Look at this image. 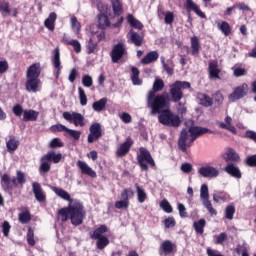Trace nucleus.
I'll list each match as a JSON object with an SVG mask.
<instances>
[{"label": "nucleus", "mask_w": 256, "mask_h": 256, "mask_svg": "<svg viewBox=\"0 0 256 256\" xmlns=\"http://www.w3.org/2000/svg\"><path fill=\"white\" fill-rule=\"evenodd\" d=\"M68 129L69 128H67V126H65L63 124H55L50 127V131H52L53 133H61L63 131H65V133H67Z\"/></svg>", "instance_id": "4d7b16f0"}, {"label": "nucleus", "mask_w": 256, "mask_h": 256, "mask_svg": "<svg viewBox=\"0 0 256 256\" xmlns=\"http://www.w3.org/2000/svg\"><path fill=\"white\" fill-rule=\"evenodd\" d=\"M139 68L132 66L131 67V80L133 85H142L143 80L139 79Z\"/></svg>", "instance_id": "ea45409f"}, {"label": "nucleus", "mask_w": 256, "mask_h": 256, "mask_svg": "<svg viewBox=\"0 0 256 256\" xmlns=\"http://www.w3.org/2000/svg\"><path fill=\"white\" fill-rule=\"evenodd\" d=\"M107 27H111L109 17L105 13L98 14V29L105 30Z\"/></svg>", "instance_id": "f704fd0d"}, {"label": "nucleus", "mask_w": 256, "mask_h": 256, "mask_svg": "<svg viewBox=\"0 0 256 256\" xmlns=\"http://www.w3.org/2000/svg\"><path fill=\"white\" fill-rule=\"evenodd\" d=\"M57 21V13L51 12L48 18L44 21V26L49 31H55V22Z\"/></svg>", "instance_id": "c9c22d12"}, {"label": "nucleus", "mask_w": 256, "mask_h": 256, "mask_svg": "<svg viewBox=\"0 0 256 256\" xmlns=\"http://www.w3.org/2000/svg\"><path fill=\"white\" fill-rule=\"evenodd\" d=\"M133 143V139L131 137H127L126 140L117 148L116 157H125V155L131 151Z\"/></svg>", "instance_id": "f3484780"}, {"label": "nucleus", "mask_w": 256, "mask_h": 256, "mask_svg": "<svg viewBox=\"0 0 256 256\" xmlns=\"http://www.w3.org/2000/svg\"><path fill=\"white\" fill-rule=\"evenodd\" d=\"M160 207L165 213H173V206H171L167 199H164L160 202Z\"/></svg>", "instance_id": "13d9d810"}, {"label": "nucleus", "mask_w": 256, "mask_h": 256, "mask_svg": "<svg viewBox=\"0 0 256 256\" xmlns=\"http://www.w3.org/2000/svg\"><path fill=\"white\" fill-rule=\"evenodd\" d=\"M63 117L66 121H69V123H73L75 127H85L87 125V122H85V117L79 112H63Z\"/></svg>", "instance_id": "1a4fd4ad"}, {"label": "nucleus", "mask_w": 256, "mask_h": 256, "mask_svg": "<svg viewBox=\"0 0 256 256\" xmlns=\"http://www.w3.org/2000/svg\"><path fill=\"white\" fill-rule=\"evenodd\" d=\"M105 107H107V98H102L92 104V109L98 113L105 110Z\"/></svg>", "instance_id": "a19ab883"}, {"label": "nucleus", "mask_w": 256, "mask_h": 256, "mask_svg": "<svg viewBox=\"0 0 256 256\" xmlns=\"http://www.w3.org/2000/svg\"><path fill=\"white\" fill-rule=\"evenodd\" d=\"M82 85L83 87H93V77L90 75H84L82 77Z\"/></svg>", "instance_id": "0e129e2a"}, {"label": "nucleus", "mask_w": 256, "mask_h": 256, "mask_svg": "<svg viewBox=\"0 0 256 256\" xmlns=\"http://www.w3.org/2000/svg\"><path fill=\"white\" fill-rule=\"evenodd\" d=\"M112 3V9L114 15H122L123 13V4H121V1L119 0H111Z\"/></svg>", "instance_id": "49530a36"}, {"label": "nucleus", "mask_w": 256, "mask_h": 256, "mask_svg": "<svg viewBox=\"0 0 256 256\" xmlns=\"http://www.w3.org/2000/svg\"><path fill=\"white\" fill-rule=\"evenodd\" d=\"M20 142L15 136H9L8 141H6V149L8 153H15L16 149H19Z\"/></svg>", "instance_id": "c756f323"}, {"label": "nucleus", "mask_w": 256, "mask_h": 256, "mask_svg": "<svg viewBox=\"0 0 256 256\" xmlns=\"http://www.w3.org/2000/svg\"><path fill=\"white\" fill-rule=\"evenodd\" d=\"M86 51L88 55H93L99 51V42L95 36H91L86 43Z\"/></svg>", "instance_id": "393cba45"}, {"label": "nucleus", "mask_w": 256, "mask_h": 256, "mask_svg": "<svg viewBox=\"0 0 256 256\" xmlns=\"http://www.w3.org/2000/svg\"><path fill=\"white\" fill-rule=\"evenodd\" d=\"M41 164L39 167L40 173H49L51 171V163L47 160H43V156L40 159Z\"/></svg>", "instance_id": "603ef678"}, {"label": "nucleus", "mask_w": 256, "mask_h": 256, "mask_svg": "<svg viewBox=\"0 0 256 256\" xmlns=\"http://www.w3.org/2000/svg\"><path fill=\"white\" fill-rule=\"evenodd\" d=\"M110 240L107 238V236H102L101 238H96V248L99 249V251H103L105 247L109 245Z\"/></svg>", "instance_id": "c03bdc74"}, {"label": "nucleus", "mask_w": 256, "mask_h": 256, "mask_svg": "<svg viewBox=\"0 0 256 256\" xmlns=\"http://www.w3.org/2000/svg\"><path fill=\"white\" fill-rule=\"evenodd\" d=\"M39 119V111L37 110H24L22 121L28 123V121H37Z\"/></svg>", "instance_id": "7c9ffc66"}, {"label": "nucleus", "mask_w": 256, "mask_h": 256, "mask_svg": "<svg viewBox=\"0 0 256 256\" xmlns=\"http://www.w3.org/2000/svg\"><path fill=\"white\" fill-rule=\"evenodd\" d=\"M208 76L209 79L221 80V70L219 69V62L217 60H210L208 62Z\"/></svg>", "instance_id": "4468645a"}, {"label": "nucleus", "mask_w": 256, "mask_h": 256, "mask_svg": "<svg viewBox=\"0 0 256 256\" xmlns=\"http://www.w3.org/2000/svg\"><path fill=\"white\" fill-rule=\"evenodd\" d=\"M183 89H191V83L177 80L170 86V97L173 103H179L183 99Z\"/></svg>", "instance_id": "423d86ee"}, {"label": "nucleus", "mask_w": 256, "mask_h": 256, "mask_svg": "<svg viewBox=\"0 0 256 256\" xmlns=\"http://www.w3.org/2000/svg\"><path fill=\"white\" fill-rule=\"evenodd\" d=\"M247 93H249V85H247V83H243L233 89V92L228 96V99L232 103H235V101H239V99L247 97Z\"/></svg>", "instance_id": "9d476101"}, {"label": "nucleus", "mask_w": 256, "mask_h": 256, "mask_svg": "<svg viewBox=\"0 0 256 256\" xmlns=\"http://www.w3.org/2000/svg\"><path fill=\"white\" fill-rule=\"evenodd\" d=\"M245 163L248 167H256V154L248 156L245 160Z\"/></svg>", "instance_id": "774afa93"}, {"label": "nucleus", "mask_w": 256, "mask_h": 256, "mask_svg": "<svg viewBox=\"0 0 256 256\" xmlns=\"http://www.w3.org/2000/svg\"><path fill=\"white\" fill-rule=\"evenodd\" d=\"M218 29L225 35V37H229L231 35V25H229V22L222 21L218 24Z\"/></svg>", "instance_id": "a18cd8bd"}, {"label": "nucleus", "mask_w": 256, "mask_h": 256, "mask_svg": "<svg viewBox=\"0 0 256 256\" xmlns=\"http://www.w3.org/2000/svg\"><path fill=\"white\" fill-rule=\"evenodd\" d=\"M51 191H53L60 199H63L64 201H69V205L73 203V199L71 198V195L65 191L63 188H59L56 186H49Z\"/></svg>", "instance_id": "4be33fe9"}, {"label": "nucleus", "mask_w": 256, "mask_h": 256, "mask_svg": "<svg viewBox=\"0 0 256 256\" xmlns=\"http://www.w3.org/2000/svg\"><path fill=\"white\" fill-rule=\"evenodd\" d=\"M11 183L12 186L14 187H19V185H21V187H23V185H25L27 183V179L25 178V173L21 170H18L16 172V176L11 178Z\"/></svg>", "instance_id": "b1692460"}, {"label": "nucleus", "mask_w": 256, "mask_h": 256, "mask_svg": "<svg viewBox=\"0 0 256 256\" xmlns=\"http://www.w3.org/2000/svg\"><path fill=\"white\" fill-rule=\"evenodd\" d=\"M199 175L208 179L219 177V170L213 166H202L198 169Z\"/></svg>", "instance_id": "2eb2a0df"}, {"label": "nucleus", "mask_w": 256, "mask_h": 256, "mask_svg": "<svg viewBox=\"0 0 256 256\" xmlns=\"http://www.w3.org/2000/svg\"><path fill=\"white\" fill-rule=\"evenodd\" d=\"M86 215L87 212L85 211V206L77 200L67 207L59 209L57 213V217L62 223H66V221H69L70 219L71 224L74 225V227L83 225Z\"/></svg>", "instance_id": "f03ea898"}, {"label": "nucleus", "mask_w": 256, "mask_h": 256, "mask_svg": "<svg viewBox=\"0 0 256 256\" xmlns=\"http://www.w3.org/2000/svg\"><path fill=\"white\" fill-rule=\"evenodd\" d=\"M225 173L230 175V177H234V179H241L243 177V174L241 173V169H239V166L228 163L226 167L224 168Z\"/></svg>", "instance_id": "aec40b11"}, {"label": "nucleus", "mask_w": 256, "mask_h": 256, "mask_svg": "<svg viewBox=\"0 0 256 256\" xmlns=\"http://www.w3.org/2000/svg\"><path fill=\"white\" fill-rule=\"evenodd\" d=\"M197 100L202 107H213V98L205 93H198Z\"/></svg>", "instance_id": "bb28decb"}, {"label": "nucleus", "mask_w": 256, "mask_h": 256, "mask_svg": "<svg viewBox=\"0 0 256 256\" xmlns=\"http://www.w3.org/2000/svg\"><path fill=\"white\" fill-rule=\"evenodd\" d=\"M133 197H135V192L131 188H126L121 193L122 201L129 202V199H133Z\"/></svg>", "instance_id": "09e8293b"}, {"label": "nucleus", "mask_w": 256, "mask_h": 256, "mask_svg": "<svg viewBox=\"0 0 256 256\" xmlns=\"http://www.w3.org/2000/svg\"><path fill=\"white\" fill-rule=\"evenodd\" d=\"M27 243L30 247H35V231L29 227L26 235Z\"/></svg>", "instance_id": "3c124183"}, {"label": "nucleus", "mask_w": 256, "mask_h": 256, "mask_svg": "<svg viewBox=\"0 0 256 256\" xmlns=\"http://www.w3.org/2000/svg\"><path fill=\"white\" fill-rule=\"evenodd\" d=\"M158 121L161 125H165L166 127L177 128L181 125V118L179 115L173 113L169 109L161 110L159 112Z\"/></svg>", "instance_id": "39448f33"}, {"label": "nucleus", "mask_w": 256, "mask_h": 256, "mask_svg": "<svg viewBox=\"0 0 256 256\" xmlns=\"http://www.w3.org/2000/svg\"><path fill=\"white\" fill-rule=\"evenodd\" d=\"M212 101H214L216 105H223V101H225V97L223 96V93H221V91H216L212 95Z\"/></svg>", "instance_id": "5fc2aeb1"}, {"label": "nucleus", "mask_w": 256, "mask_h": 256, "mask_svg": "<svg viewBox=\"0 0 256 256\" xmlns=\"http://www.w3.org/2000/svg\"><path fill=\"white\" fill-rule=\"evenodd\" d=\"M215 245H223L227 241V233L221 232L219 235L215 236Z\"/></svg>", "instance_id": "052dcab7"}, {"label": "nucleus", "mask_w": 256, "mask_h": 256, "mask_svg": "<svg viewBox=\"0 0 256 256\" xmlns=\"http://www.w3.org/2000/svg\"><path fill=\"white\" fill-rule=\"evenodd\" d=\"M70 23H71L72 29H75V31H77V33H79V31H81V23L79 22V20H77V18L75 16L71 17Z\"/></svg>", "instance_id": "69168bd1"}, {"label": "nucleus", "mask_w": 256, "mask_h": 256, "mask_svg": "<svg viewBox=\"0 0 256 256\" xmlns=\"http://www.w3.org/2000/svg\"><path fill=\"white\" fill-rule=\"evenodd\" d=\"M43 157V161H47L48 163H61V159H63V154L58 153L56 154L55 152H47Z\"/></svg>", "instance_id": "cd10ccee"}, {"label": "nucleus", "mask_w": 256, "mask_h": 256, "mask_svg": "<svg viewBox=\"0 0 256 256\" xmlns=\"http://www.w3.org/2000/svg\"><path fill=\"white\" fill-rule=\"evenodd\" d=\"M78 93H79L80 105H82V107H85V105H87V94H85V90L83 89V87L78 88Z\"/></svg>", "instance_id": "bf43d9fd"}, {"label": "nucleus", "mask_w": 256, "mask_h": 256, "mask_svg": "<svg viewBox=\"0 0 256 256\" xmlns=\"http://www.w3.org/2000/svg\"><path fill=\"white\" fill-rule=\"evenodd\" d=\"M41 64L34 63L26 71L25 89L28 93H37L41 87Z\"/></svg>", "instance_id": "20e7f679"}, {"label": "nucleus", "mask_w": 256, "mask_h": 256, "mask_svg": "<svg viewBox=\"0 0 256 256\" xmlns=\"http://www.w3.org/2000/svg\"><path fill=\"white\" fill-rule=\"evenodd\" d=\"M221 158L225 160L226 163H241V156L233 148H227L226 152L221 154Z\"/></svg>", "instance_id": "ddd939ff"}, {"label": "nucleus", "mask_w": 256, "mask_h": 256, "mask_svg": "<svg viewBox=\"0 0 256 256\" xmlns=\"http://www.w3.org/2000/svg\"><path fill=\"white\" fill-rule=\"evenodd\" d=\"M50 149H59L65 147V143L61 142L60 138H53L49 143Z\"/></svg>", "instance_id": "6e6d98bb"}, {"label": "nucleus", "mask_w": 256, "mask_h": 256, "mask_svg": "<svg viewBox=\"0 0 256 256\" xmlns=\"http://www.w3.org/2000/svg\"><path fill=\"white\" fill-rule=\"evenodd\" d=\"M206 225L207 221L203 218L193 223V228L197 235H203L205 233Z\"/></svg>", "instance_id": "58836bf2"}, {"label": "nucleus", "mask_w": 256, "mask_h": 256, "mask_svg": "<svg viewBox=\"0 0 256 256\" xmlns=\"http://www.w3.org/2000/svg\"><path fill=\"white\" fill-rule=\"evenodd\" d=\"M207 133H213V131L201 126H191L188 130L186 128L182 129L178 138V149L182 151V153H187V149L193 147V143H195L199 137L207 135Z\"/></svg>", "instance_id": "7ed1b4c3"}, {"label": "nucleus", "mask_w": 256, "mask_h": 256, "mask_svg": "<svg viewBox=\"0 0 256 256\" xmlns=\"http://www.w3.org/2000/svg\"><path fill=\"white\" fill-rule=\"evenodd\" d=\"M139 152L140 154L137 155V161L141 171H149V165L155 167V160L147 148L140 147Z\"/></svg>", "instance_id": "0eeeda50"}, {"label": "nucleus", "mask_w": 256, "mask_h": 256, "mask_svg": "<svg viewBox=\"0 0 256 256\" xmlns=\"http://www.w3.org/2000/svg\"><path fill=\"white\" fill-rule=\"evenodd\" d=\"M0 13L5 17V15H11V4L7 1L0 2Z\"/></svg>", "instance_id": "8fccbe9b"}, {"label": "nucleus", "mask_w": 256, "mask_h": 256, "mask_svg": "<svg viewBox=\"0 0 256 256\" xmlns=\"http://www.w3.org/2000/svg\"><path fill=\"white\" fill-rule=\"evenodd\" d=\"M159 59V53L157 51H150L146 54V56L141 60L143 65H149L151 63H155Z\"/></svg>", "instance_id": "e433bc0d"}, {"label": "nucleus", "mask_w": 256, "mask_h": 256, "mask_svg": "<svg viewBox=\"0 0 256 256\" xmlns=\"http://www.w3.org/2000/svg\"><path fill=\"white\" fill-rule=\"evenodd\" d=\"M186 9L187 11H194V13H196L198 17H201V19H207L205 13L201 11V8H199V6L193 2V0H186Z\"/></svg>", "instance_id": "a878e982"}, {"label": "nucleus", "mask_w": 256, "mask_h": 256, "mask_svg": "<svg viewBox=\"0 0 256 256\" xmlns=\"http://www.w3.org/2000/svg\"><path fill=\"white\" fill-rule=\"evenodd\" d=\"M191 43V55H199V52L201 51V42L199 41V37L193 36L190 39Z\"/></svg>", "instance_id": "4c0bfd02"}, {"label": "nucleus", "mask_w": 256, "mask_h": 256, "mask_svg": "<svg viewBox=\"0 0 256 256\" xmlns=\"http://www.w3.org/2000/svg\"><path fill=\"white\" fill-rule=\"evenodd\" d=\"M18 221H20V223H22V225H27V223H29V221H31V212H29V210L21 212L18 215Z\"/></svg>", "instance_id": "de8ad7c7"}, {"label": "nucleus", "mask_w": 256, "mask_h": 256, "mask_svg": "<svg viewBox=\"0 0 256 256\" xmlns=\"http://www.w3.org/2000/svg\"><path fill=\"white\" fill-rule=\"evenodd\" d=\"M135 189L137 193L138 203H143L144 201H147V192H145V189L139 186V184H135Z\"/></svg>", "instance_id": "79ce46f5"}, {"label": "nucleus", "mask_w": 256, "mask_h": 256, "mask_svg": "<svg viewBox=\"0 0 256 256\" xmlns=\"http://www.w3.org/2000/svg\"><path fill=\"white\" fill-rule=\"evenodd\" d=\"M164 88L165 82H163V79L157 78L153 83L152 90L147 94V107L151 109V115H157L161 113L163 109H169L171 103L169 93L163 92L162 94H157L159 91H163Z\"/></svg>", "instance_id": "f257e3e1"}, {"label": "nucleus", "mask_w": 256, "mask_h": 256, "mask_svg": "<svg viewBox=\"0 0 256 256\" xmlns=\"http://www.w3.org/2000/svg\"><path fill=\"white\" fill-rule=\"evenodd\" d=\"M32 192L38 203H45V201H47V194H45V191H43V188L39 182L32 183Z\"/></svg>", "instance_id": "dca6fc26"}, {"label": "nucleus", "mask_w": 256, "mask_h": 256, "mask_svg": "<svg viewBox=\"0 0 256 256\" xmlns=\"http://www.w3.org/2000/svg\"><path fill=\"white\" fill-rule=\"evenodd\" d=\"M109 231V228H107V225L102 224L98 228H96L92 234H90V239H100L101 237H105V233Z\"/></svg>", "instance_id": "72a5a7b5"}, {"label": "nucleus", "mask_w": 256, "mask_h": 256, "mask_svg": "<svg viewBox=\"0 0 256 256\" xmlns=\"http://www.w3.org/2000/svg\"><path fill=\"white\" fill-rule=\"evenodd\" d=\"M128 37L131 43H133V45H135L136 47H141V45H143L144 38L143 36L137 34V32L130 30L128 32Z\"/></svg>", "instance_id": "473e14b6"}, {"label": "nucleus", "mask_w": 256, "mask_h": 256, "mask_svg": "<svg viewBox=\"0 0 256 256\" xmlns=\"http://www.w3.org/2000/svg\"><path fill=\"white\" fill-rule=\"evenodd\" d=\"M2 233L4 235V237H9V233L11 232V224L9 223V221L5 220L2 223Z\"/></svg>", "instance_id": "e2e57ef3"}, {"label": "nucleus", "mask_w": 256, "mask_h": 256, "mask_svg": "<svg viewBox=\"0 0 256 256\" xmlns=\"http://www.w3.org/2000/svg\"><path fill=\"white\" fill-rule=\"evenodd\" d=\"M125 45L123 43L116 44L110 54L112 63H119L121 58L125 55Z\"/></svg>", "instance_id": "f8f14e48"}, {"label": "nucleus", "mask_w": 256, "mask_h": 256, "mask_svg": "<svg viewBox=\"0 0 256 256\" xmlns=\"http://www.w3.org/2000/svg\"><path fill=\"white\" fill-rule=\"evenodd\" d=\"M200 198L204 207L207 209L210 215H217V210L213 208V204H211V201L209 200V186H207V184H203L201 186Z\"/></svg>", "instance_id": "6e6552de"}, {"label": "nucleus", "mask_w": 256, "mask_h": 256, "mask_svg": "<svg viewBox=\"0 0 256 256\" xmlns=\"http://www.w3.org/2000/svg\"><path fill=\"white\" fill-rule=\"evenodd\" d=\"M76 165L81 170L82 175H88V177H91L92 179L97 177V172H95L93 168L87 165L85 162L78 160Z\"/></svg>", "instance_id": "412c9836"}, {"label": "nucleus", "mask_w": 256, "mask_h": 256, "mask_svg": "<svg viewBox=\"0 0 256 256\" xmlns=\"http://www.w3.org/2000/svg\"><path fill=\"white\" fill-rule=\"evenodd\" d=\"M12 112L16 117H21V115L25 114V110H23V106L21 104H16L12 108Z\"/></svg>", "instance_id": "680f3d73"}, {"label": "nucleus", "mask_w": 256, "mask_h": 256, "mask_svg": "<svg viewBox=\"0 0 256 256\" xmlns=\"http://www.w3.org/2000/svg\"><path fill=\"white\" fill-rule=\"evenodd\" d=\"M235 215V205L229 204L225 208V218L229 221H233V216Z\"/></svg>", "instance_id": "864d4df0"}, {"label": "nucleus", "mask_w": 256, "mask_h": 256, "mask_svg": "<svg viewBox=\"0 0 256 256\" xmlns=\"http://www.w3.org/2000/svg\"><path fill=\"white\" fill-rule=\"evenodd\" d=\"M53 58H52V64L54 69L57 70L56 72V77H59V75H61V70L63 69V67L61 66V50L59 49V47H56L53 50Z\"/></svg>", "instance_id": "6ab92c4d"}, {"label": "nucleus", "mask_w": 256, "mask_h": 256, "mask_svg": "<svg viewBox=\"0 0 256 256\" xmlns=\"http://www.w3.org/2000/svg\"><path fill=\"white\" fill-rule=\"evenodd\" d=\"M233 118L231 116L225 117V122H219L218 127L220 129H226V131H230V133H233V135H237V128L233 126Z\"/></svg>", "instance_id": "5701e85b"}, {"label": "nucleus", "mask_w": 256, "mask_h": 256, "mask_svg": "<svg viewBox=\"0 0 256 256\" xmlns=\"http://www.w3.org/2000/svg\"><path fill=\"white\" fill-rule=\"evenodd\" d=\"M178 211L182 219H186V217H189V214L187 213V208H185V205L183 203H178Z\"/></svg>", "instance_id": "338daca9"}, {"label": "nucleus", "mask_w": 256, "mask_h": 256, "mask_svg": "<svg viewBox=\"0 0 256 256\" xmlns=\"http://www.w3.org/2000/svg\"><path fill=\"white\" fill-rule=\"evenodd\" d=\"M177 251V245L171 240H165L161 243L160 249H159V254L160 255H171V253H175Z\"/></svg>", "instance_id": "a211bd4d"}, {"label": "nucleus", "mask_w": 256, "mask_h": 256, "mask_svg": "<svg viewBox=\"0 0 256 256\" xmlns=\"http://www.w3.org/2000/svg\"><path fill=\"white\" fill-rule=\"evenodd\" d=\"M127 22L134 29H139L140 31H141V29H143V23H141V21L135 19V16H133V14H128Z\"/></svg>", "instance_id": "37998d69"}, {"label": "nucleus", "mask_w": 256, "mask_h": 256, "mask_svg": "<svg viewBox=\"0 0 256 256\" xmlns=\"http://www.w3.org/2000/svg\"><path fill=\"white\" fill-rule=\"evenodd\" d=\"M62 43H64V45H70L71 47H73L75 53H81V43L79 42V40H69V37L64 34L62 38Z\"/></svg>", "instance_id": "2f4dec72"}, {"label": "nucleus", "mask_w": 256, "mask_h": 256, "mask_svg": "<svg viewBox=\"0 0 256 256\" xmlns=\"http://www.w3.org/2000/svg\"><path fill=\"white\" fill-rule=\"evenodd\" d=\"M0 184L4 191H13L14 189L13 184L11 182V176L7 173H4L1 176Z\"/></svg>", "instance_id": "c85d7f7f"}, {"label": "nucleus", "mask_w": 256, "mask_h": 256, "mask_svg": "<svg viewBox=\"0 0 256 256\" xmlns=\"http://www.w3.org/2000/svg\"><path fill=\"white\" fill-rule=\"evenodd\" d=\"M90 133L87 137L88 143H95V141H99L101 137H103V130L101 129L100 123H93L89 128Z\"/></svg>", "instance_id": "9b49d317"}]
</instances>
